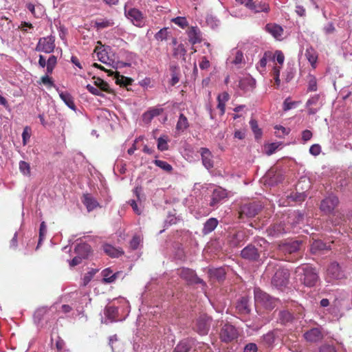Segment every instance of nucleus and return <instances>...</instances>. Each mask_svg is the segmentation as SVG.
I'll use <instances>...</instances> for the list:
<instances>
[{"label": "nucleus", "mask_w": 352, "mask_h": 352, "mask_svg": "<svg viewBox=\"0 0 352 352\" xmlns=\"http://www.w3.org/2000/svg\"><path fill=\"white\" fill-rule=\"evenodd\" d=\"M20 172L25 176L30 175V164L25 161H20L19 164Z\"/></svg>", "instance_id": "nucleus-47"}, {"label": "nucleus", "mask_w": 352, "mask_h": 352, "mask_svg": "<svg viewBox=\"0 0 352 352\" xmlns=\"http://www.w3.org/2000/svg\"><path fill=\"white\" fill-rule=\"evenodd\" d=\"M256 87V80L250 76L242 78L239 82V87L244 93L252 91Z\"/></svg>", "instance_id": "nucleus-15"}, {"label": "nucleus", "mask_w": 352, "mask_h": 352, "mask_svg": "<svg viewBox=\"0 0 352 352\" xmlns=\"http://www.w3.org/2000/svg\"><path fill=\"white\" fill-rule=\"evenodd\" d=\"M264 343L268 346L272 345L275 340V336L273 332H268L263 336Z\"/></svg>", "instance_id": "nucleus-55"}, {"label": "nucleus", "mask_w": 352, "mask_h": 352, "mask_svg": "<svg viewBox=\"0 0 352 352\" xmlns=\"http://www.w3.org/2000/svg\"><path fill=\"white\" fill-rule=\"evenodd\" d=\"M218 221L215 218L208 219L204 224L202 232L204 234H208L212 232L217 226Z\"/></svg>", "instance_id": "nucleus-29"}, {"label": "nucleus", "mask_w": 352, "mask_h": 352, "mask_svg": "<svg viewBox=\"0 0 352 352\" xmlns=\"http://www.w3.org/2000/svg\"><path fill=\"white\" fill-rule=\"evenodd\" d=\"M179 81V74L175 71V68L172 70L171 78L170 80V85L171 86L175 85Z\"/></svg>", "instance_id": "nucleus-61"}, {"label": "nucleus", "mask_w": 352, "mask_h": 352, "mask_svg": "<svg viewBox=\"0 0 352 352\" xmlns=\"http://www.w3.org/2000/svg\"><path fill=\"white\" fill-rule=\"evenodd\" d=\"M113 25H114V22L112 19H104L97 20L95 22L94 27L96 28L97 30H102L104 28L112 27Z\"/></svg>", "instance_id": "nucleus-34"}, {"label": "nucleus", "mask_w": 352, "mask_h": 352, "mask_svg": "<svg viewBox=\"0 0 352 352\" xmlns=\"http://www.w3.org/2000/svg\"><path fill=\"white\" fill-rule=\"evenodd\" d=\"M31 133L30 129L25 126L22 133L23 144L26 145L30 139Z\"/></svg>", "instance_id": "nucleus-57"}, {"label": "nucleus", "mask_w": 352, "mask_h": 352, "mask_svg": "<svg viewBox=\"0 0 352 352\" xmlns=\"http://www.w3.org/2000/svg\"><path fill=\"white\" fill-rule=\"evenodd\" d=\"M241 256L249 261H258L260 258V252L254 245L250 244L241 250Z\"/></svg>", "instance_id": "nucleus-11"}, {"label": "nucleus", "mask_w": 352, "mask_h": 352, "mask_svg": "<svg viewBox=\"0 0 352 352\" xmlns=\"http://www.w3.org/2000/svg\"><path fill=\"white\" fill-rule=\"evenodd\" d=\"M167 34H168L167 30L166 28H163V29H161L160 31H158L155 34V38L157 41H162L166 40L167 38Z\"/></svg>", "instance_id": "nucleus-59"}, {"label": "nucleus", "mask_w": 352, "mask_h": 352, "mask_svg": "<svg viewBox=\"0 0 352 352\" xmlns=\"http://www.w3.org/2000/svg\"><path fill=\"white\" fill-rule=\"evenodd\" d=\"M305 340L310 342H316L322 340V334L319 328H313L304 333Z\"/></svg>", "instance_id": "nucleus-20"}, {"label": "nucleus", "mask_w": 352, "mask_h": 352, "mask_svg": "<svg viewBox=\"0 0 352 352\" xmlns=\"http://www.w3.org/2000/svg\"><path fill=\"white\" fill-rule=\"evenodd\" d=\"M238 336L236 328L230 324H226L221 329L220 338L224 342H230Z\"/></svg>", "instance_id": "nucleus-9"}, {"label": "nucleus", "mask_w": 352, "mask_h": 352, "mask_svg": "<svg viewBox=\"0 0 352 352\" xmlns=\"http://www.w3.org/2000/svg\"><path fill=\"white\" fill-rule=\"evenodd\" d=\"M320 152L321 147L318 144H313L309 148V153L314 156L318 155L320 153Z\"/></svg>", "instance_id": "nucleus-62"}, {"label": "nucleus", "mask_w": 352, "mask_h": 352, "mask_svg": "<svg viewBox=\"0 0 352 352\" xmlns=\"http://www.w3.org/2000/svg\"><path fill=\"white\" fill-rule=\"evenodd\" d=\"M278 320L280 323L286 324L293 320L292 314L288 311H281L278 314Z\"/></svg>", "instance_id": "nucleus-41"}, {"label": "nucleus", "mask_w": 352, "mask_h": 352, "mask_svg": "<svg viewBox=\"0 0 352 352\" xmlns=\"http://www.w3.org/2000/svg\"><path fill=\"white\" fill-rule=\"evenodd\" d=\"M172 22L182 28H185L188 25L187 19L183 16L175 17L172 19Z\"/></svg>", "instance_id": "nucleus-53"}, {"label": "nucleus", "mask_w": 352, "mask_h": 352, "mask_svg": "<svg viewBox=\"0 0 352 352\" xmlns=\"http://www.w3.org/2000/svg\"><path fill=\"white\" fill-rule=\"evenodd\" d=\"M47 307H41L38 308L34 314V320H38V322H40L43 319V316L47 313Z\"/></svg>", "instance_id": "nucleus-54"}, {"label": "nucleus", "mask_w": 352, "mask_h": 352, "mask_svg": "<svg viewBox=\"0 0 352 352\" xmlns=\"http://www.w3.org/2000/svg\"><path fill=\"white\" fill-rule=\"evenodd\" d=\"M245 237V233L243 231H239L232 236L230 243L233 246H238L244 240Z\"/></svg>", "instance_id": "nucleus-42"}, {"label": "nucleus", "mask_w": 352, "mask_h": 352, "mask_svg": "<svg viewBox=\"0 0 352 352\" xmlns=\"http://www.w3.org/2000/svg\"><path fill=\"white\" fill-rule=\"evenodd\" d=\"M87 89L93 95L103 97L104 94L101 92V91L98 87H94V86L88 84L86 86Z\"/></svg>", "instance_id": "nucleus-60"}, {"label": "nucleus", "mask_w": 352, "mask_h": 352, "mask_svg": "<svg viewBox=\"0 0 352 352\" xmlns=\"http://www.w3.org/2000/svg\"><path fill=\"white\" fill-rule=\"evenodd\" d=\"M289 232H290V228L282 223L274 224L270 228V234L273 236H279Z\"/></svg>", "instance_id": "nucleus-28"}, {"label": "nucleus", "mask_w": 352, "mask_h": 352, "mask_svg": "<svg viewBox=\"0 0 352 352\" xmlns=\"http://www.w3.org/2000/svg\"><path fill=\"white\" fill-rule=\"evenodd\" d=\"M210 318L206 316H201L197 320L195 330L201 336L206 335L210 329Z\"/></svg>", "instance_id": "nucleus-16"}, {"label": "nucleus", "mask_w": 352, "mask_h": 352, "mask_svg": "<svg viewBox=\"0 0 352 352\" xmlns=\"http://www.w3.org/2000/svg\"><path fill=\"white\" fill-rule=\"evenodd\" d=\"M103 276L102 281L107 283H111L116 280L118 273H113L110 268H106L102 272Z\"/></svg>", "instance_id": "nucleus-31"}, {"label": "nucleus", "mask_w": 352, "mask_h": 352, "mask_svg": "<svg viewBox=\"0 0 352 352\" xmlns=\"http://www.w3.org/2000/svg\"><path fill=\"white\" fill-rule=\"evenodd\" d=\"M189 41L192 44H196L201 41L200 32L197 27H191L188 32Z\"/></svg>", "instance_id": "nucleus-30"}, {"label": "nucleus", "mask_w": 352, "mask_h": 352, "mask_svg": "<svg viewBox=\"0 0 352 352\" xmlns=\"http://www.w3.org/2000/svg\"><path fill=\"white\" fill-rule=\"evenodd\" d=\"M245 6L254 12H268L269 4L265 0H247Z\"/></svg>", "instance_id": "nucleus-10"}, {"label": "nucleus", "mask_w": 352, "mask_h": 352, "mask_svg": "<svg viewBox=\"0 0 352 352\" xmlns=\"http://www.w3.org/2000/svg\"><path fill=\"white\" fill-rule=\"evenodd\" d=\"M154 164L157 166H158L159 168H162V170H164L166 172L169 173L173 170L172 166L165 161L160 160H155L154 161Z\"/></svg>", "instance_id": "nucleus-50"}, {"label": "nucleus", "mask_w": 352, "mask_h": 352, "mask_svg": "<svg viewBox=\"0 0 352 352\" xmlns=\"http://www.w3.org/2000/svg\"><path fill=\"white\" fill-rule=\"evenodd\" d=\"M103 250L107 254L111 257H119L123 254V252L121 250L116 249V248L109 244L104 245L103 247Z\"/></svg>", "instance_id": "nucleus-33"}, {"label": "nucleus", "mask_w": 352, "mask_h": 352, "mask_svg": "<svg viewBox=\"0 0 352 352\" xmlns=\"http://www.w3.org/2000/svg\"><path fill=\"white\" fill-rule=\"evenodd\" d=\"M163 111V109L152 107L150 108L148 111L144 112L142 115V120L144 123L148 124L151 122V120L156 116L160 115Z\"/></svg>", "instance_id": "nucleus-21"}, {"label": "nucleus", "mask_w": 352, "mask_h": 352, "mask_svg": "<svg viewBox=\"0 0 352 352\" xmlns=\"http://www.w3.org/2000/svg\"><path fill=\"white\" fill-rule=\"evenodd\" d=\"M55 36L50 35L40 38L36 46V51L51 54L55 49Z\"/></svg>", "instance_id": "nucleus-4"}, {"label": "nucleus", "mask_w": 352, "mask_h": 352, "mask_svg": "<svg viewBox=\"0 0 352 352\" xmlns=\"http://www.w3.org/2000/svg\"><path fill=\"white\" fill-rule=\"evenodd\" d=\"M307 91H316L318 89L317 79L315 76L309 74L307 77Z\"/></svg>", "instance_id": "nucleus-37"}, {"label": "nucleus", "mask_w": 352, "mask_h": 352, "mask_svg": "<svg viewBox=\"0 0 352 352\" xmlns=\"http://www.w3.org/2000/svg\"><path fill=\"white\" fill-rule=\"evenodd\" d=\"M250 125L252 129V131H253L256 139H258L261 137L262 135V131L258 127L257 121L254 119H251L250 121Z\"/></svg>", "instance_id": "nucleus-43"}, {"label": "nucleus", "mask_w": 352, "mask_h": 352, "mask_svg": "<svg viewBox=\"0 0 352 352\" xmlns=\"http://www.w3.org/2000/svg\"><path fill=\"white\" fill-rule=\"evenodd\" d=\"M322 106L320 94H315L311 96L307 102L306 107L309 114H315L318 112Z\"/></svg>", "instance_id": "nucleus-14"}, {"label": "nucleus", "mask_w": 352, "mask_h": 352, "mask_svg": "<svg viewBox=\"0 0 352 352\" xmlns=\"http://www.w3.org/2000/svg\"><path fill=\"white\" fill-rule=\"evenodd\" d=\"M229 61L234 65H239L242 63L243 60V54L240 51H236L234 55V57L232 58L231 57L228 59Z\"/></svg>", "instance_id": "nucleus-52"}, {"label": "nucleus", "mask_w": 352, "mask_h": 352, "mask_svg": "<svg viewBox=\"0 0 352 352\" xmlns=\"http://www.w3.org/2000/svg\"><path fill=\"white\" fill-rule=\"evenodd\" d=\"M296 274L300 281L307 287H314L319 280L318 274L312 266L303 264L296 269Z\"/></svg>", "instance_id": "nucleus-1"}, {"label": "nucleus", "mask_w": 352, "mask_h": 352, "mask_svg": "<svg viewBox=\"0 0 352 352\" xmlns=\"http://www.w3.org/2000/svg\"><path fill=\"white\" fill-rule=\"evenodd\" d=\"M265 30L276 40L283 38V29L276 23H268L265 25Z\"/></svg>", "instance_id": "nucleus-18"}, {"label": "nucleus", "mask_w": 352, "mask_h": 352, "mask_svg": "<svg viewBox=\"0 0 352 352\" xmlns=\"http://www.w3.org/2000/svg\"><path fill=\"white\" fill-rule=\"evenodd\" d=\"M210 274L220 280L224 278L226 273L223 268H217L210 270Z\"/></svg>", "instance_id": "nucleus-48"}, {"label": "nucleus", "mask_w": 352, "mask_h": 352, "mask_svg": "<svg viewBox=\"0 0 352 352\" xmlns=\"http://www.w3.org/2000/svg\"><path fill=\"white\" fill-rule=\"evenodd\" d=\"M105 315L106 316L111 320V321L118 320V309L114 306H108L105 309Z\"/></svg>", "instance_id": "nucleus-36"}, {"label": "nucleus", "mask_w": 352, "mask_h": 352, "mask_svg": "<svg viewBox=\"0 0 352 352\" xmlns=\"http://www.w3.org/2000/svg\"><path fill=\"white\" fill-rule=\"evenodd\" d=\"M305 56L312 68L315 69L318 57L317 52L312 47H309L306 50Z\"/></svg>", "instance_id": "nucleus-26"}, {"label": "nucleus", "mask_w": 352, "mask_h": 352, "mask_svg": "<svg viewBox=\"0 0 352 352\" xmlns=\"http://www.w3.org/2000/svg\"><path fill=\"white\" fill-rule=\"evenodd\" d=\"M289 272L285 268H278L272 279V284L278 289H282L289 283Z\"/></svg>", "instance_id": "nucleus-6"}, {"label": "nucleus", "mask_w": 352, "mask_h": 352, "mask_svg": "<svg viewBox=\"0 0 352 352\" xmlns=\"http://www.w3.org/2000/svg\"><path fill=\"white\" fill-rule=\"evenodd\" d=\"M237 309L242 314H248L250 309L248 305V300L245 297H242L236 305Z\"/></svg>", "instance_id": "nucleus-35"}, {"label": "nucleus", "mask_w": 352, "mask_h": 352, "mask_svg": "<svg viewBox=\"0 0 352 352\" xmlns=\"http://www.w3.org/2000/svg\"><path fill=\"white\" fill-rule=\"evenodd\" d=\"M273 56H274V60H276V61L280 64L283 65L285 60V57L282 52L280 51H276L274 54H273Z\"/></svg>", "instance_id": "nucleus-63"}, {"label": "nucleus", "mask_w": 352, "mask_h": 352, "mask_svg": "<svg viewBox=\"0 0 352 352\" xmlns=\"http://www.w3.org/2000/svg\"><path fill=\"white\" fill-rule=\"evenodd\" d=\"M57 65V57L54 55H51L47 60L46 74H51L53 72L55 67Z\"/></svg>", "instance_id": "nucleus-38"}, {"label": "nucleus", "mask_w": 352, "mask_h": 352, "mask_svg": "<svg viewBox=\"0 0 352 352\" xmlns=\"http://www.w3.org/2000/svg\"><path fill=\"white\" fill-rule=\"evenodd\" d=\"M98 271V270L91 269L84 275L82 278V284L84 286L87 285L91 281Z\"/></svg>", "instance_id": "nucleus-51"}, {"label": "nucleus", "mask_w": 352, "mask_h": 352, "mask_svg": "<svg viewBox=\"0 0 352 352\" xmlns=\"http://www.w3.org/2000/svg\"><path fill=\"white\" fill-rule=\"evenodd\" d=\"M270 61H274V56H273V53L271 52H265L263 57L260 59L259 62L256 65L257 69L260 72H264L267 63Z\"/></svg>", "instance_id": "nucleus-24"}, {"label": "nucleus", "mask_w": 352, "mask_h": 352, "mask_svg": "<svg viewBox=\"0 0 352 352\" xmlns=\"http://www.w3.org/2000/svg\"><path fill=\"white\" fill-rule=\"evenodd\" d=\"M300 244L298 241L285 242L279 245V249L283 252L292 254L300 249Z\"/></svg>", "instance_id": "nucleus-19"}, {"label": "nucleus", "mask_w": 352, "mask_h": 352, "mask_svg": "<svg viewBox=\"0 0 352 352\" xmlns=\"http://www.w3.org/2000/svg\"><path fill=\"white\" fill-rule=\"evenodd\" d=\"M190 349L189 342L187 340H182L177 344L173 352H188Z\"/></svg>", "instance_id": "nucleus-39"}, {"label": "nucleus", "mask_w": 352, "mask_h": 352, "mask_svg": "<svg viewBox=\"0 0 352 352\" xmlns=\"http://www.w3.org/2000/svg\"><path fill=\"white\" fill-rule=\"evenodd\" d=\"M254 300L256 304H260L268 309H272L274 307L276 300L260 288H254Z\"/></svg>", "instance_id": "nucleus-2"}, {"label": "nucleus", "mask_w": 352, "mask_h": 352, "mask_svg": "<svg viewBox=\"0 0 352 352\" xmlns=\"http://www.w3.org/2000/svg\"><path fill=\"white\" fill-rule=\"evenodd\" d=\"M276 136L279 138H283L285 135H288L290 132L289 128H285L280 125H276L274 127Z\"/></svg>", "instance_id": "nucleus-45"}, {"label": "nucleus", "mask_w": 352, "mask_h": 352, "mask_svg": "<svg viewBox=\"0 0 352 352\" xmlns=\"http://www.w3.org/2000/svg\"><path fill=\"white\" fill-rule=\"evenodd\" d=\"M188 127L189 123L188 118L183 113H180L176 124V130L179 132H184Z\"/></svg>", "instance_id": "nucleus-32"}, {"label": "nucleus", "mask_w": 352, "mask_h": 352, "mask_svg": "<svg viewBox=\"0 0 352 352\" xmlns=\"http://www.w3.org/2000/svg\"><path fill=\"white\" fill-rule=\"evenodd\" d=\"M177 274L189 285L201 284L204 286L206 285V283L197 276L194 270L190 268L182 267L177 269Z\"/></svg>", "instance_id": "nucleus-3"}, {"label": "nucleus", "mask_w": 352, "mask_h": 352, "mask_svg": "<svg viewBox=\"0 0 352 352\" xmlns=\"http://www.w3.org/2000/svg\"><path fill=\"white\" fill-rule=\"evenodd\" d=\"M168 138L166 135H161L157 139V148L161 151H167L168 149Z\"/></svg>", "instance_id": "nucleus-40"}, {"label": "nucleus", "mask_w": 352, "mask_h": 352, "mask_svg": "<svg viewBox=\"0 0 352 352\" xmlns=\"http://www.w3.org/2000/svg\"><path fill=\"white\" fill-rule=\"evenodd\" d=\"M82 203L86 206L88 212H91L100 206L98 201L90 194L83 195Z\"/></svg>", "instance_id": "nucleus-23"}, {"label": "nucleus", "mask_w": 352, "mask_h": 352, "mask_svg": "<svg viewBox=\"0 0 352 352\" xmlns=\"http://www.w3.org/2000/svg\"><path fill=\"white\" fill-rule=\"evenodd\" d=\"M262 206L259 202L254 201L241 206L239 211V217L252 218L255 217L261 210Z\"/></svg>", "instance_id": "nucleus-5"}, {"label": "nucleus", "mask_w": 352, "mask_h": 352, "mask_svg": "<svg viewBox=\"0 0 352 352\" xmlns=\"http://www.w3.org/2000/svg\"><path fill=\"white\" fill-rule=\"evenodd\" d=\"M327 276L333 280L341 279L343 272L337 262L331 263L327 268Z\"/></svg>", "instance_id": "nucleus-17"}, {"label": "nucleus", "mask_w": 352, "mask_h": 352, "mask_svg": "<svg viewBox=\"0 0 352 352\" xmlns=\"http://www.w3.org/2000/svg\"><path fill=\"white\" fill-rule=\"evenodd\" d=\"M281 143L280 142H273L271 144H269L265 146V153L267 155H271L273 153H274L276 150L278 149V148L281 146Z\"/></svg>", "instance_id": "nucleus-46"}, {"label": "nucleus", "mask_w": 352, "mask_h": 352, "mask_svg": "<svg viewBox=\"0 0 352 352\" xmlns=\"http://www.w3.org/2000/svg\"><path fill=\"white\" fill-rule=\"evenodd\" d=\"M124 14L128 19H129L133 25L138 27H142L145 24L143 14L137 8H131L126 10L124 8Z\"/></svg>", "instance_id": "nucleus-8"}, {"label": "nucleus", "mask_w": 352, "mask_h": 352, "mask_svg": "<svg viewBox=\"0 0 352 352\" xmlns=\"http://www.w3.org/2000/svg\"><path fill=\"white\" fill-rule=\"evenodd\" d=\"M226 197L227 192L225 189L221 187L216 188L212 192L210 206L215 208Z\"/></svg>", "instance_id": "nucleus-12"}, {"label": "nucleus", "mask_w": 352, "mask_h": 352, "mask_svg": "<svg viewBox=\"0 0 352 352\" xmlns=\"http://www.w3.org/2000/svg\"><path fill=\"white\" fill-rule=\"evenodd\" d=\"M186 53V50L182 44L177 45L176 47H175V49L173 50V56L177 58H184Z\"/></svg>", "instance_id": "nucleus-49"}, {"label": "nucleus", "mask_w": 352, "mask_h": 352, "mask_svg": "<svg viewBox=\"0 0 352 352\" xmlns=\"http://www.w3.org/2000/svg\"><path fill=\"white\" fill-rule=\"evenodd\" d=\"M258 350L257 346L255 343H248L244 347L243 352H256Z\"/></svg>", "instance_id": "nucleus-64"}, {"label": "nucleus", "mask_w": 352, "mask_h": 352, "mask_svg": "<svg viewBox=\"0 0 352 352\" xmlns=\"http://www.w3.org/2000/svg\"><path fill=\"white\" fill-rule=\"evenodd\" d=\"M338 204L339 200L338 197L331 194L321 201L320 209L327 214H331L333 212Z\"/></svg>", "instance_id": "nucleus-7"}, {"label": "nucleus", "mask_w": 352, "mask_h": 352, "mask_svg": "<svg viewBox=\"0 0 352 352\" xmlns=\"http://www.w3.org/2000/svg\"><path fill=\"white\" fill-rule=\"evenodd\" d=\"M47 233V227L45 223L42 221L40 225L39 229V240L38 245L41 243V241L44 239V237Z\"/></svg>", "instance_id": "nucleus-58"}, {"label": "nucleus", "mask_w": 352, "mask_h": 352, "mask_svg": "<svg viewBox=\"0 0 352 352\" xmlns=\"http://www.w3.org/2000/svg\"><path fill=\"white\" fill-rule=\"evenodd\" d=\"M206 23L212 28H217L219 25V21L215 16L212 15L206 17Z\"/></svg>", "instance_id": "nucleus-56"}, {"label": "nucleus", "mask_w": 352, "mask_h": 352, "mask_svg": "<svg viewBox=\"0 0 352 352\" xmlns=\"http://www.w3.org/2000/svg\"><path fill=\"white\" fill-rule=\"evenodd\" d=\"M331 249L330 244H327L321 240H315L311 245V252L314 254H320L324 250Z\"/></svg>", "instance_id": "nucleus-22"}, {"label": "nucleus", "mask_w": 352, "mask_h": 352, "mask_svg": "<svg viewBox=\"0 0 352 352\" xmlns=\"http://www.w3.org/2000/svg\"><path fill=\"white\" fill-rule=\"evenodd\" d=\"M57 91L58 92L60 98L65 102V104L71 109L76 110V105L72 95L67 91H63L59 90L58 88H57Z\"/></svg>", "instance_id": "nucleus-25"}, {"label": "nucleus", "mask_w": 352, "mask_h": 352, "mask_svg": "<svg viewBox=\"0 0 352 352\" xmlns=\"http://www.w3.org/2000/svg\"><path fill=\"white\" fill-rule=\"evenodd\" d=\"M199 153L201 157L203 166L207 169L210 170L214 166L213 155L211 151L207 148H201Z\"/></svg>", "instance_id": "nucleus-13"}, {"label": "nucleus", "mask_w": 352, "mask_h": 352, "mask_svg": "<svg viewBox=\"0 0 352 352\" xmlns=\"http://www.w3.org/2000/svg\"><path fill=\"white\" fill-rule=\"evenodd\" d=\"M90 251V245L86 243L78 244L74 249L75 253L82 257L84 259L87 258Z\"/></svg>", "instance_id": "nucleus-27"}, {"label": "nucleus", "mask_w": 352, "mask_h": 352, "mask_svg": "<svg viewBox=\"0 0 352 352\" xmlns=\"http://www.w3.org/2000/svg\"><path fill=\"white\" fill-rule=\"evenodd\" d=\"M94 85L100 90L106 92H110L111 88L107 82L104 81L102 79L98 78L94 81Z\"/></svg>", "instance_id": "nucleus-44"}]
</instances>
